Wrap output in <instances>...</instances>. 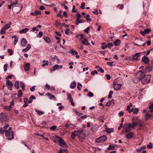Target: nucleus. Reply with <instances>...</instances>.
Returning a JSON list of instances; mask_svg holds the SVG:
<instances>
[{
	"mask_svg": "<svg viewBox=\"0 0 153 153\" xmlns=\"http://www.w3.org/2000/svg\"><path fill=\"white\" fill-rule=\"evenodd\" d=\"M22 95V92L21 90H19L18 91L17 97H21Z\"/></svg>",
	"mask_w": 153,
	"mask_h": 153,
	"instance_id": "c85d7f7f",
	"label": "nucleus"
},
{
	"mask_svg": "<svg viewBox=\"0 0 153 153\" xmlns=\"http://www.w3.org/2000/svg\"><path fill=\"white\" fill-rule=\"evenodd\" d=\"M20 85H21V87L22 88V90L23 91H24L25 90V85L23 82H22V81L20 82Z\"/></svg>",
	"mask_w": 153,
	"mask_h": 153,
	"instance_id": "2f4dec72",
	"label": "nucleus"
},
{
	"mask_svg": "<svg viewBox=\"0 0 153 153\" xmlns=\"http://www.w3.org/2000/svg\"><path fill=\"white\" fill-rule=\"evenodd\" d=\"M60 137L57 135L53 136L52 137V139L54 143H58L59 140L60 138Z\"/></svg>",
	"mask_w": 153,
	"mask_h": 153,
	"instance_id": "1a4fd4ad",
	"label": "nucleus"
},
{
	"mask_svg": "<svg viewBox=\"0 0 153 153\" xmlns=\"http://www.w3.org/2000/svg\"><path fill=\"white\" fill-rule=\"evenodd\" d=\"M114 43L115 46H118L120 43V41L119 39H117L114 41Z\"/></svg>",
	"mask_w": 153,
	"mask_h": 153,
	"instance_id": "5701e85b",
	"label": "nucleus"
},
{
	"mask_svg": "<svg viewBox=\"0 0 153 153\" xmlns=\"http://www.w3.org/2000/svg\"><path fill=\"white\" fill-rule=\"evenodd\" d=\"M42 62L43 63L42 66V67H44L45 65H48V61H45L44 60L42 61Z\"/></svg>",
	"mask_w": 153,
	"mask_h": 153,
	"instance_id": "a878e982",
	"label": "nucleus"
},
{
	"mask_svg": "<svg viewBox=\"0 0 153 153\" xmlns=\"http://www.w3.org/2000/svg\"><path fill=\"white\" fill-rule=\"evenodd\" d=\"M29 30V29L28 28H24L19 31V33L21 34L25 33Z\"/></svg>",
	"mask_w": 153,
	"mask_h": 153,
	"instance_id": "f3484780",
	"label": "nucleus"
},
{
	"mask_svg": "<svg viewBox=\"0 0 153 153\" xmlns=\"http://www.w3.org/2000/svg\"><path fill=\"white\" fill-rule=\"evenodd\" d=\"M133 133L132 132H130L126 135V138L128 139H131L133 137Z\"/></svg>",
	"mask_w": 153,
	"mask_h": 153,
	"instance_id": "6ab92c4d",
	"label": "nucleus"
},
{
	"mask_svg": "<svg viewBox=\"0 0 153 153\" xmlns=\"http://www.w3.org/2000/svg\"><path fill=\"white\" fill-rule=\"evenodd\" d=\"M12 108V106L10 105L9 106H7L4 107V108L8 110H10Z\"/></svg>",
	"mask_w": 153,
	"mask_h": 153,
	"instance_id": "c03bdc74",
	"label": "nucleus"
},
{
	"mask_svg": "<svg viewBox=\"0 0 153 153\" xmlns=\"http://www.w3.org/2000/svg\"><path fill=\"white\" fill-rule=\"evenodd\" d=\"M81 6H80V8L82 9H83L85 8V3L84 2H82L81 4Z\"/></svg>",
	"mask_w": 153,
	"mask_h": 153,
	"instance_id": "603ef678",
	"label": "nucleus"
},
{
	"mask_svg": "<svg viewBox=\"0 0 153 153\" xmlns=\"http://www.w3.org/2000/svg\"><path fill=\"white\" fill-rule=\"evenodd\" d=\"M65 127L67 129L70 130L74 129V126L72 124H66L65 125Z\"/></svg>",
	"mask_w": 153,
	"mask_h": 153,
	"instance_id": "f8f14e48",
	"label": "nucleus"
},
{
	"mask_svg": "<svg viewBox=\"0 0 153 153\" xmlns=\"http://www.w3.org/2000/svg\"><path fill=\"white\" fill-rule=\"evenodd\" d=\"M70 53L73 55H77L78 54L77 51H76L75 50L73 49H71L70 50Z\"/></svg>",
	"mask_w": 153,
	"mask_h": 153,
	"instance_id": "393cba45",
	"label": "nucleus"
},
{
	"mask_svg": "<svg viewBox=\"0 0 153 153\" xmlns=\"http://www.w3.org/2000/svg\"><path fill=\"white\" fill-rule=\"evenodd\" d=\"M81 42L83 44L86 45H88L90 44V43L88 42L87 39L86 38L85 39L81 40Z\"/></svg>",
	"mask_w": 153,
	"mask_h": 153,
	"instance_id": "dca6fc26",
	"label": "nucleus"
},
{
	"mask_svg": "<svg viewBox=\"0 0 153 153\" xmlns=\"http://www.w3.org/2000/svg\"><path fill=\"white\" fill-rule=\"evenodd\" d=\"M76 85V83L75 81H74L72 82L71 83L70 87L72 89H74Z\"/></svg>",
	"mask_w": 153,
	"mask_h": 153,
	"instance_id": "4be33fe9",
	"label": "nucleus"
},
{
	"mask_svg": "<svg viewBox=\"0 0 153 153\" xmlns=\"http://www.w3.org/2000/svg\"><path fill=\"white\" fill-rule=\"evenodd\" d=\"M106 140L107 137L105 135H103L97 138L96 139V143H100L106 141Z\"/></svg>",
	"mask_w": 153,
	"mask_h": 153,
	"instance_id": "20e7f679",
	"label": "nucleus"
},
{
	"mask_svg": "<svg viewBox=\"0 0 153 153\" xmlns=\"http://www.w3.org/2000/svg\"><path fill=\"white\" fill-rule=\"evenodd\" d=\"M147 147L148 149H152L153 148V144L151 143H150L149 144L147 145Z\"/></svg>",
	"mask_w": 153,
	"mask_h": 153,
	"instance_id": "a18cd8bd",
	"label": "nucleus"
},
{
	"mask_svg": "<svg viewBox=\"0 0 153 153\" xmlns=\"http://www.w3.org/2000/svg\"><path fill=\"white\" fill-rule=\"evenodd\" d=\"M81 17V15L79 13H77L76 15V20L79 19Z\"/></svg>",
	"mask_w": 153,
	"mask_h": 153,
	"instance_id": "13d9d810",
	"label": "nucleus"
},
{
	"mask_svg": "<svg viewBox=\"0 0 153 153\" xmlns=\"http://www.w3.org/2000/svg\"><path fill=\"white\" fill-rule=\"evenodd\" d=\"M82 87V85L81 83H78L77 84V88L79 91H80L81 88L80 87Z\"/></svg>",
	"mask_w": 153,
	"mask_h": 153,
	"instance_id": "3c124183",
	"label": "nucleus"
},
{
	"mask_svg": "<svg viewBox=\"0 0 153 153\" xmlns=\"http://www.w3.org/2000/svg\"><path fill=\"white\" fill-rule=\"evenodd\" d=\"M61 24V23L60 22L59 20H57L55 22L56 25V26L60 25Z\"/></svg>",
	"mask_w": 153,
	"mask_h": 153,
	"instance_id": "bf43d9fd",
	"label": "nucleus"
},
{
	"mask_svg": "<svg viewBox=\"0 0 153 153\" xmlns=\"http://www.w3.org/2000/svg\"><path fill=\"white\" fill-rule=\"evenodd\" d=\"M151 31V30L150 29H145L144 31H140V33L143 36H145L146 34L148 33Z\"/></svg>",
	"mask_w": 153,
	"mask_h": 153,
	"instance_id": "9d476101",
	"label": "nucleus"
},
{
	"mask_svg": "<svg viewBox=\"0 0 153 153\" xmlns=\"http://www.w3.org/2000/svg\"><path fill=\"white\" fill-rule=\"evenodd\" d=\"M94 95L90 91L89 92L88 94H87V96L88 97H92Z\"/></svg>",
	"mask_w": 153,
	"mask_h": 153,
	"instance_id": "4d7b16f0",
	"label": "nucleus"
},
{
	"mask_svg": "<svg viewBox=\"0 0 153 153\" xmlns=\"http://www.w3.org/2000/svg\"><path fill=\"white\" fill-rule=\"evenodd\" d=\"M145 69L146 71H147L148 72H149L153 69V67L151 66L146 68Z\"/></svg>",
	"mask_w": 153,
	"mask_h": 153,
	"instance_id": "bb28decb",
	"label": "nucleus"
},
{
	"mask_svg": "<svg viewBox=\"0 0 153 153\" xmlns=\"http://www.w3.org/2000/svg\"><path fill=\"white\" fill-rule=\"evenodd\" d=\"M83 20H80L79 19L78 20H76V25H78L79 23H81L83 22Z\"/></svg>",
	"mask_w": 153,
	"mask_h": 153,
	"instance_id": "de8ad7c7",
	"label": "nucleus"
},
{
	"mask_svg": "<svg viewBox=\"0 0 153 153\" xmlns=\"http://www.w3.org/2000/svg\"><path fill=\"white\" fill-rule=\"evenodd\" d=\"M140 75L138 78L142 80V83L146 84L149 83L150 80L151 75H145L144 74L141 72L140 74L138 73L137 75V76Z\"/></svg>",
	"mask_w": 153,
	"mask_h": 153,
	"instance_id": "f03ea898",
	"label": "nucleus"
},
{
	"mask_svg": "<svg viewBox=\"0 0 153 153\" xmlns=\"http://www.w3.org/2000/svg\"><path fill=\"white\" fill-rule=\"evenodd\" d=\"M11 135L10 136L7 138L8 140H11L13 139L14 137H13V131H11Z\"/></svg>",
	"mask_w": 153,
	"mask_h": 153,
	"instance_id": "79ce46f5",
	"label": "nucleus"
},
{
	"mask_svg": "<svg viewBox=\"0 0 153 153\" xmlns=\"http://www.w3.org/2000/svg\"><path fill=\"white\" fill-rule=\"evenodd\" d=\"M58 143H59L60 146L64 147H66L67 146V145H66L65 142L64 141V140L61 138H60L59 140Z\"/></svg>",
	"mask_w": 153,
	"mask_h": 153,
	"instance_id": "6e6552de",
	"label": "nucleus"
},
{
	"mask_svg": "<svg viewBox=\"0 0 153 153\" xmlns=\"http://www.w3.org/2000/svg\"><path fill=\"white\" fill-rule=\"evenodd\" d=\"M79 36L81 37L80 39V41H81V40L85 39L86 38L82 34H79Z\"/></svg>",
	"mask_w": 153,
	"mask_h": 153,
	"instance_id": "8fccbe9b",
	"label": "nucleus"
},
{
	"mask_svg": "<svg viewBox=\"0 0 153 153\" xmlns=\"http://www.w3.org/2000/svg\"><path fill=\"white\" fill-rule=\"evenodd\" d=\"M5 131V130H3L2 127H0V134H4Z\"/></svg>",
	"mask_w": 153,
	"mask_h": 153,
	"instance_id": "5fc2aeb1",
	"label": "nucleus"
},
{
	"mask_svg": "<svg viewBox=\"0 0 153 153\" xmlns=\"http://www.w3.org/2000/svg\"><path fill=\"white\" fill-rule=\"evenodd\" d=\"M78 136L79 140L82 142L85 139L86 135L82 130L74 131L72 132L71 137L72 139H74L75 136Z\"/></svg>",
	"mask_w": 153,
	"mask_h": 153,
	"instance_id": "f257e3e1",
	"label": "nucleus"
},
{
	"mask_svg": "<svg viewBox=\"0 0 153 153\" xmlns=\"http://www.w3.org/2000/svg\"><path fill=\"white\" fill-rule=\"evenodd\" d=\"M141 53H137L133 56V57L131 59L133 61L138 60V57H139Z\"/></svg>",
	"mask_w": 153,
	"mask_h": 153,
	"instance_id": "9b49d317",
	"label": "nucleus"
},
{
	"mask_svg": "<svg viewBox=\"0 0 153 153\" xmlns=\"http://www.w3.org/2000/svg\"><path fill=\"white\" fill-rule=\"evenodd\" d=\"M135 120V122H133L132 123V124H131V128H133L134 127L136 126L137 125H138L139 126H142L141 124V122L140 121L139 119L137 118H135L132 119V120Z\"/></svg>",
	"mask_w": 153,
	"mask_h": 153,
	"instance_id": "7ed1b4c3",
	"label": "nucleus"
},
{
	"mask_svg": "<svg viewBox=\"0 0 153 153\" xmlns=\"http://www.w3.org/2000/svg\"><path fill=\"white\" fill-rule=\"evenodd\" d=\"M6 85L11 87H12L13 85L12 82L9 80L6 81Z\"/></svg>",
	"mask_w": 153,
	"mask_h": 153,
	"instance_id": "7c9ffc66",
	"label": "nucleus"
},
{
	"mask_svg": "<svg viewBox=\"0 0 153 153\" xmlns=\"http://www.w3.org/2000/svg\"><path fill=\"white\" fill-rule=\"evenodd\" d=\"M5 135L7 137H8L10 136V132L8 131L5 130Z\"/></svg>",
	"mask_w": 153,
	"mask_h": 153,
	"instance_id": "e433bc0d",
	"label": "nucleus"
},
{
	"mask_svg": "<svg viewBox=\"0 0 153 153\" xmlns=\"http://www.w3.org/2000/svg\"><path fill=\"white\" fill-rule=\"evenodd\" d=\"M90 16L89 14H87L85 16H84V17L86 19L87 21H90L91 20V18H89Z\"/></svg>",
	"mask_w": 153,
	"mask_h": 153,
	"instance_id": "f704fd0d",
	"label": "nucleus"
},
{
	"mask_svg": "<svg viewBox=\"0 0 153 153\" xmlns=\"http://www.w3.org/2000/svg\"><path fill=\"white\" fill-rule=\"evenodd\" d=\"M68 100H69V101L70 102L71 101H73V100L70 94H69L68 95Z\"/></svg>",
	"mask_w": 153,
	"mask_h": 153,
	"instance_id": "ea45409f",
	"label": "nucleus"
},
{
	"mask_svg": "<svg viewBox=\"0 0 153 153\" xmlns=\"http://www.w3.org/2000/svg\"><path fill=\"white\" fill-rule=\"evenodd\" d=\"M30 65L28 63H26L24 66V69L25 71H28L30 68Z\"/></svg>",
	"mask_w": 153,
	"mask_h": 153,
	"instance_id": "aec40b11",
	"label": "nucleus"
},
{
	"mask_svg": "<svg viewBox=\"0 0 153 153\" xmlns=\"http://www.w3.org/2000/svg\"><path fill=\"white\" fill-rule=\"evenodd\" d=\"M98 71H100L101 73H103L104 72V71L103 69H102L100 67L98 69H97Z\"/></svg>",
	"mask_w": 153,
	"mask_h": 153,
	"instance_id": "69168bd1",
	"label": "nucleus"
},
{
	"mask_svg": "<svg viewBox=\"0 0 153 153\" xmlns=\"http://www.w3.org/2000/svg\"><path fill=\"white\" fill-rule=\"evenodd\" d=\"M3 117L4 118L5 117V115L4 114V113H1V115L0 116V119H1V121H3Z\"/></svg>",
	"mask_w": 153,
	"mask_h": 153,
	"instance_id": "58836bf2",
	"label": "nucleus"
},
{
	"mask_svg": "<svg viewBox=\"0 0 153 153\" xmlns=\"http://www.w3.org/2000/svg\"><path fill=\"white\" fill-rule=\"evenodd\" d=\"M113 129L112 128H108L106 129V132L108 133H111L113 132Z\"/></svg>",
	"mask_w": 153,
	"mask_h": 153,
	"instance_id": "864d4df0",
	"label": "nucleus"
},
{
	"mask_svg": "<svg viewBox=\"0 0 153 153\" xmlns=\"http://www.w3.org/2000/svg\"><path fill=\"white\" fill-rule=\"evenodd\" d=\"M139 111V108H136L134 109L133 113L134 114H137Z\"/></svg>",
	"mask_w": 153,
	"mask_h": 153,
	"instance_id": "37998d69",
	"label": "nucleus"
},
{
	"mask_svg": "<svg viewBox=\"0 0 153 153\" xmlns=\"http://www.w3.org/2000/svg\"><path fill=\"white\" fill-rule=\"evenodd\" d=\"M124 128L125 129V131L126 132H129L131 131V124L128 123L124 124Z\"/></svg>",
	"mask_w": 153,
	"mask_h": 153,
	"instance_id": "423d86ee",
	"label": "nucleus"
},
{
	"mask_svg": "<svg viewBox=\"0 0 153 153\" xmlns=\"http://www.w3.org/2000/svg\"><path fill=\"white\" fill-rule=\"evenodd\" d=\"M46 95L49 97V98L50 99L53 98L54 100H56L55 96L54 95H53L50 93H47Z\"/></svg>",
	"mask_w": 153,
	"mask_h": 153,
	"instance_id": "412c9836",
	"label": "nucleus"
},
{
	"mask_svg": "<svg viewBox=\"0 0 153 153\" xmlns=\"http://www.w3.org/2000/svg\"><path fill=\"white\" fill-rule=\"evenodd\" d=\"M142 61L145 63L147 64L149 61V58L147 57L146 55H144L142 59Z\"/></svg>",
	"mask_w": 153,
	"mask_h": 153,
	"instance_id": "2eb2a0df",
	"label": "nucleus"
},
{
	"mask_svg": "<svg viewBox=\"0 0 153 153\" xmlns=\"http://www.w3.org/2000/svg\"><path fill=\"white\" fill-rule=\"evenodd\" d=\"M62 68V65H56L53 67V71H55L57 70L61 69Z\"/></svg>",
	"mask_w": 153,
	"mask_h": 153,
	"instance_id": "4468645a",
	"label": "nucleus"
},
{
	"mask_svg": "<svg viewBox=\"0 0 153 153\" xmlns=\"http://www.w3.org/2000/svg\"><path fill=\"white\" fill-rule=\"evenodd\" d=\"M12 38H14V45H16L18 42V38L17 37V36L15 35L13 36Z\"/></svg>",
	"mask_w": 153,
	"mask_h": 153,
	"instance_id": "cd10ccee",
	"label": "nucleus"
},
{
	"mask_svg": "<svg viewBox=\"0 0 153 153\" xmlns=\"http://www.w3.org/2000/svg\"><path fill=\"white\" fill-rule=\"evenodd\" d=\"M6 30L4 28V27H2L1 30L0 31V33L2 35L4 34Z\"/></svg>",
	"mask_w": 153,
	"mask_h": 153,
	"instance_id": "a19ab883",
	"label": "nucleus"
},
{
	"mask_svg": "<svg viewBox=\"0 0 153 153\" xmlns=\"http://www.w3.org/2000/svg\"><path fill=\"white\" fill-rule=\"evenodd\" d=\"M18 2L17 1H15V2L11 4L12 5V6L13 8L12 10H15L16 9H18L19 8V9L18 11L15 12V13H19L21 10L22 8H21V7H15V6L16 4H17Z\"/></svg>",
	"mask_w": 153,
	"mask_h": 153,
	"instance_id": "0eeeda50",
	"label": "nucleus"
},
{
	"mask_svg": "<svg viewBox=\"0 0 153 153\" xmlns=\"http://www.w3.org/2000/svg\"><path fill=\"white\" fill-rule=\"evenodd\" d=\"M57 128V126H51L50 127V129L54 131Z\"/></svg>",
	"mask_w": 153,
	"mask_h": 153,
	"instance_id": "0e129e2a",
	"label": "nucleus"
},
{
	"mask_svg": "<svg viewBox=\"0 0 153 153\" xmlns=\"http://www.w3.org/2000/svg\"><path fill=\"white\" fill-rule=\"evenodd\" d=\"M14 86L15 88L17 89H19V82L18 81H16L15 83Z\"/></svg>",
	"mask_w": 153,
	"mask_h": 153,
	"instance_id": "72a5a7b5",
	"label": "nucleus"
},
{
	"mask_svg": "<svg viewBox=\"0 0 153 153\" xmlns=\"http://www.w3.org/2000/svg\"><path fill=\"white\" fill-rule=\"evenodd\" d=\"M137 42L138 43V44H141L142 42H143V41L141 39H137Z\"/></svg>",
	"mask_w": 153,
	"mask_h": 153,
	"instance_id": "e2e57ef3",
	"label": "nucleus"
},
{
	"mask_svg": "<svg viewBox=\"0 0 153 153\" xmlns=\"http://www.w3.org/2000/svg\"><path fill=\"white\" fill-rule=\"evenodd\" d=\"M43 34V33L42 32V31L39 32L38 33V35L37 36V37H39V38H41Z\"/></svg>",
	"mask_w": 153,
	"mask_h": 153,
	"instance_id": "680f3d73",
	"label": "nucleus"
},
{
	"mask_svg": "<svg viewBox=\"0 0 153 153\" xmlns=\"http://www.w3.org/2000/svg\"><path fill=\"white\" fill-rule=\"evenodd\" d=\"M27 44V41L26 39L23 38L22 39L21 41V45L23 47H24L25 46L26 44Z\"/></svg>",
	"mask_w": 153,
	"mask_h": 153,
	"instance_id": "ddd939ff",
	"label": "nucleus"
},
{
	"mask_svg": "<svg viewBox=\"0 0 153 153\" xmlns=\"http://www.w3.org/2000/svg\"><path fill=\"white\" fill-rule=\"evenodd\" d=\"M44 39L45 41L48 43H50L51 42L50 38L48 37H45L44 38Z\"/></svg>",
	"mask_w": 153,
	"mask_h": 153,
	"instance_id": "49530a36",
	"label": "nucleus"
},
{
	"mask_svg": "<svg viewBox=\"0 0 153 153\" xmlns=\"http://www.w3.org/2000/svg\"><path fill=\"white\" fill-rule=\"evenodd\" d=\"M107 45L108 48H110L113 46V44L111 43H108Z\"/></svg>",
	"mask_w": 153,
	"mask_h": 153,
	"instance_id": "338daca9",
	"label": "nucleus"
},
{
	"mask_svg": "<svg viewBox=\"0 0 153 153\" xmlns=\"http://www.w3.org/2000/svg\"><path fill=\"white\" fill-rule=\"evenodd\" d=\"M105 43L104 42H103L102 43L101 45H102L101 47V48L102 49H105V48H108L107 45H105Z\"/></svg>",
	"mask_w": 153,
	"mask_h": 153,
	"instance_id": "c9c22d12",
	"label": "nucleus"
},
{
	"mask_svg": "<svg viewBox=\"0 0 153 153\" xmlns=\"http://www.w3.org/2000/svg\"><path fill=\"white\" fill-rule=\"evenodd\" d=\"M10 27V25L9 24H8L5 25L3 27L5 29V30H7Z\"/></svg>",
	"mask_w": 153,
	"mask_h": 153,
	"instance_id": "473e14b6",
	"label": "nucleus"
},
{
	"mask_svg": "<svg viewBox=\"0 0 153 153\" xmlns=\"http://www.w3.org/2000/svg\"><path fill=\"white\" fill-rule=\"evenodd\" d=\"M112 102H113L112 101V100L110 101L109 100L106 103V106H109L111 104Z\"/></svg>",
	"mask_w": 153,
	"mask_h": 153,
	"instance_id": "6e6d98bb",
	"label": "nucleus"
},
{
	"mask_svg": "<svg viewBox=\"0 0 153 153\" xmlns=\"http://www.w3.org/2000/svg\"><path fill=\"white\" fill-rule=\"evenodd\" d=\"M31 48V45L29 44H28L26 48H24L22 50V51L24 52H25L28 51Z\"/></svg>",
	"mask_w": 153,
	"mask_h": 153,
	"instance_id": "a211bd4d",
	"label": "nucleus"
},
{
	"mask_svg": "<svg viewBox=\"0 0 153 153\" xmlns=\"http://www.w3.org/2000/svg\"><path fill=\"white\" fill-rule=\"evenodd\" d=\"M35 16H36L37 15H41V12L38 10H36L34 11Z\"/></svg>",
	"mask_w": 153,
	"mask_h": 153,
	"instance_id": "09e8293b",
	"label": "nucleus"
},
{
	"mask_svg": "<svg viewBox=\"0 0 153 153\" xmlns=\"http://www.w3.org/2000/svg\"><path fill=\"white\" fill-rule=\"evenodd\" d=\"M149 109L150 110V111H153V103L149 106Z\"/></svg>",
	"mask_w": 153,
	"mask_h": 153,
	"instance_id": "774afa93",
	"label": "nucleus"
},
{
	"mask_svg": "<svg viewBox=\"0 0 153 153\" xmlns=\"http://www.w3.org/2000/svg\"><path fill=\"white\" fill-rule=\"evenodd\" d=\"M117 80L115 79L114 80L113 82V87L114 89L116 91L119 90L121 88L122 86L121 84H116L115 81Z\"/></svg>",
	"mask_w": 153,
	"mask_h": 153,
	"instance_id": "39448f33",
	"label": "nucleus"
},
{
	"mask_svg": "<svg viewBox=\"0 0 153 153\" xmlns=\"http://www.w3.org/2000/svg\"><path fill=\"white\" fill-rule=\"evenodd\" d=\"M36 97L33 95H31L30 96L28 100V102L29 103H30L32 102L33 100L35 99Z\"/></svg>",
	"mask_w": 153,
	"mask_h": 153,
	"instance_id": "b1692460",
	"label": "nucleus"
},
{
	"mask_svg": "<svg viewBox=\"0 0 153 153\" xmlns=\"http://www.w3.org/2000/svg\"><path fill=\"white\" fill-rule=\"evenodd\" d=\"M8 52L9 53V55L10 56L12 55L13 54V51L11 49H8Z\"/></svg>",
	"mask_w": 153,
	"mask_h": 153,
	"instance_id": "052dcab7",
	"label": "nucleus"
},
{
	"mask_svg": "<svg viewBox=\"0 0 153 153\" xmlns=\"http://www.w3.org/2000/svg\"><path fill=\"white\" fill-rule=\"evenodd\" d=\"M35 111L39 115H42L44 113V112L42 111L36 109Z\"/></svg>",
	"mask_w": 153,
	"mask_h": 153,
	"instance_id": "c756f323",
	"label": "nucleus"
},
{
	"mask_svg": "<svg viewBox=\"0 0 153 153\" xmlns=\"http://www.w3.org/2000/svg\"><path fill=\"white\" fill-rule=\"evenodd\" d=\"M151 117H152V115L149 114L147 113L145 115V117L146 119V120H147V119L150 118Z\"/></svg>",
	"mask_w": 153,
	"mask_h": 153,
	"instance_id": "4c0bfd02",
	"label": "nucleus"
}]
</instances>
